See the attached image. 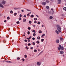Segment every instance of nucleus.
<instances>
[{
	"instance_id": "36",
	"label": "nucleus",
	"mask_w": 66,
	"mask_h": 66,
	"mask_svg": "<svg viewBox=\"0 0 66 66\" xmlns=\"http://www.w3.org/2000/svg\"><path fill=\"white\" fill-rule=\"evenodd\" d=\"M32 45H35V43L33 42L32 43Z\"/></svg>"
},
{
	"instance_id": "39",
	"label": "nucleus",
	"mask_w": 66,
	"mask_h": 66,
	"mask_svg": "<svg viewBox=\"0 0 66 66\" xmlns=\"http://www.w3.org/2000/svg\"><path fill=\"white\" fill-rule=\"evenodd\" d=\"M34 22L35 23H37V22H36V21H35Z\"/></svg>"
},
{
	"instance_id": "53",
	"label": "nucleus",
	"mask_w": 66,
	"mask_h": 66,
	"mask_svg": "<svg viewBox=\"0 0 66 66\" xmlns=\"http://www.w3.org/2000/svg\"><path fill=\"white\" fill-rule=\"evenodd\" d=\"M51 10H52V11H53V9H51Z\"/></svg>"
},
{
	"instance_id": "59",
	"label": "nucleus",
	"mask_w": 66,
	"mask_h": 66,
	"mask_svg": "<svg viewBox=\"0 0 66 66\" xmlns=\"http://www.w3.org/2000/svg\"><path fill=\"white\" fill-rule=\"evenodd\" d=\"M23 35V36H26V35Z\"/></svg>"
},
{
	"instance_id": "9",
	"label": "nucleus",
	"mask_w": 66,
	"mask_h": 66,
	"mask_svg": "<svg viewBox=\"0 0 66 66\" xmlns=\"http://www.w3.org/2000/svg\"><path fill=\"white\" fill-rule=\"evenodd\" d=\"M56 43H59V40H56Z\"/></svg>"
},
{
	"instance_id": "23",
	"label": "nucleus",
	"mask_w": 66,
	"mask_h": 66,
	"mask_svg": "<svg viewBox=\"0 0 66 66\" xmlns=\"http://www.w3.org/2000/svg\"><path fill=\"white\" fill-rule=\"evenodd\" d=\"M33 36H35V35H36V34L35 33H34L33 34Z\"/></svg>"
},
{
	"instance_id": "49",
	"label": "nucleus",
	"mask_w": 66,
	"mask_h": 66,
	"mask_svg": "<svg viewBox=\"0 0 66 66\" xmlns=\"http://www.w3.org/2000/svg\"><path fill=\"white\" fill-rule=\"evenodd\" d=\"M30 49H33V47H31L30 48Z\"/></svg>"
},
{
	"instance_id": "20",
	"label": "nucleus",
	"mask_w": 66,
	"mask_h": 66,
	"mask_svg": "<svg viewBox=\"0 0 66 66\" xmlns=\"http://www.w3.org/2000/svg\"><path fill=\"white\" fill-rule=\"evenodd\" d=\"M44 39H41V41L42 42H44Z\"/></svg>"
},
{
	"instance_id": "21",
	"label": "nucleus",
	"mask_w": 66,
	"mask_h": 66,
	"mask_svg": "<svg viewBox=\"0 0 66 66\" xmlns=\"http://www.w3.org/2000/svg\"><path fill=\"white\" fill-rule=\"evenodd\" d=\"M17 60H20V58L19 57H18L17 58Z\"/></svg>"
},
{
	"instance_id": "3",
	"label": "nucleus",
	"mask_w": 66,
	"mask_h": 66,
	"mask_svg": "<svg viewBox=\"0 0 66 66\" xmlns=\"http://www.w3.org/2000/svg\"><path fill=\"white\" fill-rule=\"evenodd\" d=\"M42 4L43 5H45V4H46V3L45 2H43L42 3Z\"/></svg>"
},
{
	"instance_id": "27",
	"label": "nucleus",
	"mask_w": 66,
	"mask_h": 66,
	"mask_svg": "<svg viewBox=\"0 0 66 66\" xmlns=\"http://www.w3.org/2000/svg\"><path fill=\"white\" fill-rule=\"evenodd\" d=\"M37 18H34V20H37Z\"/></svg>"
},
{
	"instance_id": "17",
	"label": "nucleus",
	"mask_w": 66,
	"mask_h": 66,
	"mask_svg": "<svg viewBox=\"0 0 66 66\" xmlns=\"http://www.w3.org/2000/svg\"><path fill=\"white\" fill-rule=\"evenodd\" d=\"M32 23V21H29V23H30V24H31V23Z\"/></svg>"
},
{
	"instance_id": "34",
	"label": "nucleus",
	"mask_w": 66,
	"mask_h": 66,
	"mask_svg": "<svg viewBox=\"0 0 66 66\" xmlns=\"http://www.w3.org/2000/svg\"><path fill=\"white\" fill-rule=\"evenodd\" d=\"M14 16H16L17 15V13H15L14 14Z\"/></svg>"
},
{
	"instance_id": "30",
	"label": "nucleus",
	"mask_w": 66,
	"mask_h": 66,
	"mask_svg": "<svg viewBox=\"0 0 66 66\" xmlns=\"http://www.w3.org/2000/svg\"><path fill=\"white\" fill-rule=\"evenodd\" d=\"M3 42L4 43H6V41L5 40H4L3 41Z\"/></svg>"
},
{
	"instance_id": "42",
	"label": "nucleus",
	"mask_w": 66,
	"mask_h": 66,
	"mask_svg": "<svg viewBox=\"0 0 66 66\" xmlns=\"http://www.w3.org/2000/svg\"><path fill=\"white\" fill-rule=\"evenodd\" d=\"M58 2H61V0H58Z\"/></svg>"
},
{
	"instance_id": "64",
	"label": "nucleus",
	"mask_w": 66,
	"mask_h": 66,
	"mask_svg": "<svg viewBox=\"0 0 66 66\" xmlns=\"http://www.w3.org/2000/svg\"><path fill=\"white\" fill-rule=\"evenodd\" d=\"M25 32H24V34H25Z\"/></svg>"
},
{
	"instance_id": "11",
	"label": "nucleus",
	"mask_w": 66,
	"mask_h": 66,
	"mask_svg": "<svg viewBox=\"0 0 66 66\" xmlns=\"http://www.w3.org/2000/svg\"><path fill=\"white\" fill-rule=\"evenodd\" d=\"M50 18L51 19H52L53 18V17L52 16H51L50 17Z\"/></svg>"
},
{
	"instance_id": "4",
	"label": "nucleus",
	"mask_w": 66,
	"mask_h": 66,
	"mask_svg": "<svg viewBox=\"0 0 66 66\" xmlns=\"http://www.w3.org/2000/svg\"><path fill=\"white\" fill-rule=\"evenodd\" d=\"M2 4H5L6 3V2L3 0L2 1Z\"/></svg>"
},
{
	"instance_id": "2",
	"label": "nucleus",
	"mask_w": 66,
	"mask_h": 66,
	"mask_svg": "<svg viewBox=\"0 0 66 66\" xmlns=\"http://www.w3.org/2000/svg\"><path fill=\"white\" fill-rule=\"evenodd\" d=\"M59 47L61 49H62V50H63L64 49V47H62L61 45H59Z\"/></svg>"
},
{
	"instance_id": "56",
	"label": "nucleus",
	"mask_w": 66,
	"mask_h": 66,
	"mask_svg": "<svg viewBox=\"0 0 66 66\" xmlns=\"http://www.w3.org/2000/svg\"><path fill=\"white\" fill-rule=\"evenodd\" d=\"M36 16L37 17H38V15H36Z\"/></svg>"
},
{
	"instance_id": "6",
	"label": "nucleus",
	"mask_w": 66,
	"mask_h": 66,
	"mask_svg": "<svg viewBox=\"0 0 66 66\" xmlns=\"http://www.w3.org/2000/svg\"><path fill=\"white\" fill-rule=\"evenodd\" d=\"M0 6L2 8H3L4 7V6H3V5H2L1 4H0Z\"/></svg>"
},
{
	"instance_id": "10",
	"label": "nucleus",
	"mask_w": 66,
	"mask_h": 66,
	"mask_svg": "<svg viewBox=\"0 0 66 66\" xmlns=\"http://www.w3.org/2000/svg\"><path fill=\"white\" fill-rule=\"evenodd\" d=\"M46 8L47 9H49V7L48 6H46Z\"/></svg>"
},
{
	"instance_id": "45",
	"label": "nucleus",
	"mask_w": 66,
	"mask_h": 66,
	"mask_svg": "<svg viewBox=\"0 0 66 66\" xmlns=\"http://www.w3.org/2000/svg\"><path fill=\"white\" fill-rule=\"evenodd\" d=\"M22 61H24V59H22Z\"/></svg>"
},
{
	"instance_id": "60",
	"label": "nucleus",
	"mask_w": 66,
	"mask_h": 66,
	"mask_svg": "<svg viewBox=\"0 0 66 66\" xmlns=\"http://www.w3.org/2000/svg\"><path fill=\"white\" fill-rule=\"evenodd\" d=\"M64 1H66V0H64Z\"/></svg>"
},
{
	"instance_id": "55",
	"label": "nucleus",
	"mask_w": 66,
	"mask_h": 66,
	"mask_svg": "<svg viewBox=\"0 0 66 66\" xmlns=\"http://www.w3.org/2000/svg\"><path fill=\"white\" fill-rule=\"evenodd\" d=\"M26 48H27V50H28V48L27 47H26Z\"/></svg>"
},
{
	"instance_id": "38",
	"label": "nucleus",
	"mask_w": 66,
	"mask_h": 66,
	"mask_svg": "<svg viewBox=\"0 0 66 66\" xmlns=\"http://www.w3.org/2000/svg\"><path fill=\"white\" fill-rule=\"evenodd\" d=\"M19 20H21V18H19Z\"/></svg>"
},
{
	"instance_id": "63",
	"label": "nucleus",
	"mask_w": 66,
	"mask_h": 66,
	"mask_svg": "<svg viewBox=\"0 0 66 66\" xmlns=\"http://www.w3.org/2000/svg\"><path fill=\"white\" fill-rule=\"evenodd\" d=\"M27 15H29V14H27Z\"/></svg>"
},
{
	"instance_id": "14",
	"label": "nucleus",
	"mask_w": 66,
	"mask_h": 66,
	"mask_svg": "<svg viewBox=\"0 0 66 66\" xmlns=\"http://www.w3.org/2000/svg\"><path fill=\"white\" fill-rule=\"evenodd\" d=\"M55 32L57 34H59V32H58V31L57 30H56Z\"/></svg>"
},
{
	"instance_id": "26",
	"label": "nucleus",
	"mask_w": 66,
	"mask_h": 66,
	"mask_svg": "<svg viewBox=\"0 0 66 66\" xmlns=\"http://www.w3.org/2000/svg\"><path fill=\"white\" fill-rule=\"evenodd\" d=\"M38 24H40V22H38L37 23Z\"/></svg>"
},
{
	"instance_id": "48",
	"label": "nucleus",
	"mask_w": 66,
	"mask_h": 66,
	"mask_svg": "<svg viewBox=\"0 0 66 66\" xmlns=\"http://www.w3.org/2000/svg\"><path fill=\"white\" fill-rule=\"evenodd\" d=\"M22 15L20 14V17H22Z\"/></svg>"
},
{
	"instance_id": "8",
	"label": "nucleus",
	"mask_w": 66,
	"mask_h": 66,
	"mask_svg": "<svg viewBox=\"0 0 66 66\" xmlns=\"http://www.w3.org/2000/svg\"><path fill=\"white\" fill-rule=\"evenodd\" d=\"M60 54H63V53H64V52H63V51H61L60 52Z\"/></svg>"
},
{
	"instance_id": "40",
	"label": "nucleus",
	"mask_w": 66,
	"mask_h": 66,
	"mask_svg": "<svg viewBox=\"0 0 66 66\" xmlns=\"http://www.w3.org/2000/svg\"><path fill=\"white\" fill-rule=\"evenodd\" d=\"M31 45V44L29 43L28 44V46H30Z\"/></svg>"
},
{
	"instance_id": "22",
	"label": "nucleus",
	"mask_w": 66,
	"mask_h": 66,
	"mask_svg": "<svg viewBox=\"0 0 66 66\" xmlns=\"http://www.w3.org/2000/svg\"><path fill=\"white\" fill-rule=\"evenodd\" d=\"M30 16H31V17H34V15H31Z\"/></svg>"
},
{
	"instance_id": "16",
	"label": "nucleus",
	"mask_w": 66,
	"mask_h": 66,
	"mask_svg": "<svg viewBox=\"0 0 66 66\" xmlns=\"http://www.w3.org/2000/svg\"><path fill=\"white\" fill-rule=\"evenodd\" d=\"M27 33H28V35H29V34H30V31H28V32H27Z\"/></svg>"
},
{
	"instance_id": "15",
	"label": "nucleus",
	"mask_w": 66,
	"mask_h": 66,
	"mask_svg": "<svg viewBox=\"0 0 66 66\" xmlns=\"http://www.w3.org/2000/svg\"><path fill=\"white\" fill-rule=\"evenodd\" d=\"M46 2H47V3H49V1H46Z\"/></svg>"
},
{
	"instance_id": "19",
	"label": "nucleus",
	"mask_w": 66,
	"mask_h": 66,
	"mask_svg": "<svg viewBox=\"0 0 66 66\" xmlns=\"http://www.w3.org/2000/svg\"><path fill=\"white\" fill-rule=\"evenodd\" d=\"M7 19H8V20H9L10 19V17H9V16H8L7 17Z\"/></svg>"
},
{
	"instance_id": "52",
	"label": "nucleus",
	"mask_w": 66,
	"mask_h": 66,
	"mask_svg": "<svg viewBox=\"0 0 66 66\" xmlns=\"http://www.w3.org/2000/svg\"><path fill=\"white\" fill-rule=\"evenodd\" d=\"M21 11L22 12H24V11H23V10H22Z\"/></svg>"
},
{
	"instance_id": "61",
	"label": "nucleus",
	"mask_w": 66,
	"mask_h": 66,
	"mask_svg": "<svg viewBox=\"0 0 66 66\" xmlns=\"http://www.w3.org/2000/svg\"><path fill=\"white\" fill-rule=\"evenodd\" d=\"M30 38H32V37L31 36H30Z\"/></svg>"
},
{
	"instance_id": "12",
	"label": "nucleus",
	"mask_w": 66,
	"mask_h": 66,
	"mask_svg": "<svg viewBox=\"0 0 66 66\" xmlns=\"http://www.w3.org/2000/svg\"><path fill=\"white\" fill-rule=\"evenodd\" d=\"M37 38L38 39H40V37L38 36L37 37Z\"/></svg>"
},
{
	"instance_id": "18",
	"label": "nucleus",
	"mask_w": 66,
	"mask_h": 66,
	"mask_svg": "<svg viewBox=\"0 0 66 66\" xmlns=\"http://www.w3.org/2000/svg\"><path fill=\"white\" fill-rule=\"evenodd\" d=\"M63 10H64L65 11H66V7H64L63 8Z\"/></svg>"
},
{
	"instance_id": "13",
	"label": "nucleus",
	"mask_w": 66,
	"mask_h": 66,
	"mask_svg": "<svg viewBox=\"0 0 66 66\" xmlns=\"http://www.w3.org/2000/svg\"><path fill=\"white\" fill-rule=\"evenodd\" d=\"M34 52H37V50H34Z\"/></svg>"
},
{
	"instance_id": "54",
	"label": "nucleus",
	"mask_w": 66,
	"mask_h": 66,
	"mask_svg": "<svg viewBox=\"0 0 66 66\" xmlns=\"http://www.w3.org/2000/svg\"><path fill=\"white\" fill-rule=\"evenodd\" d=\"M6 20H5L4 21V22H6Z\"/></svg>"
},
{
	"instance_id": "33",
	"label": "nucleus",
	"mask_w": 66,
	"mask_h": 66,
	"mask_svg": "<svg viewBox=\"0 0 66 66\" xmlns=\"http://www.w3.org/2000/svg\"><path fill=\"white\" fill-rule=\"evenodd\" d=\"M60 39H61V40H63V38L62 37H60Z\"/></svg>"
},
{
	"instance_id": "44",
	"label": "nucleus",
	"mask_w": 66,
	"mask_h": 66,
	"mask_svg": "<svg viewBox=\"0 0 66 66\" xmlns=\"http://www.w3.org/2000/svg\"><path fill=\"white\" fill-rule=\"evenodd\" d=\"M58 49L59 50H60V47H58Z\"/></svg>"
},
{
	"instance_id": "50",
	"label": "nucleus",
	"mask_w": 66,
	"mask_h": 66,
	"mask_svg": "<svg viewBox=\"0 0 66 66\" xmlns=\"http://www.w3.org/2000/svg\"><path fill=\"white\" fill-rule=\"evenodd\" d=\"M28 42H30V40L28 39Z\"/></svg>"
},
{
	"instance_id": "7",
	"label": "nucleus",
	"mask_w": 66,
	"mask_h": 66,
	"mask_svg": "<svg viewBox=\"0 0 66 66\" xmlns=\"http://www.w3.org/2000/svg\"><path fill=\"white\" fill-rule=\"evenodd\" d=\"M37 65H40V62H38L37 63Z\"/></svg>"
},
{
	"instance_id": "62",
	"label": "nucleus",
	"mask_w": 66,
	"mask_h": 66,
	"mask_svg": "<svg viewBox=\"0 0 66 66\" xmlns=\"http://www.w3.org/2000/svg\"><path fill=\"white\" fill-rule=\"evenodd\" d=\"M29 14H31V12H30V13H29Z\"/></svg>"
},
{
	"instance_id": "1",
	"label": "nucleus",
	"mask_w": 66,
	"mask_h": 66,
	"mask_svg": "<svg viewBox=\"0 0 66 66\" xmlns=\"http://www.w3.org/2000/svg\"><path fill=\"white\" fill-rule=\"evenodd\" d=\"M57 30H58V31L59 32H61V27H60L59 26L58 27Z\"/></svg>"
},
{
	"instance_id": "29",
	"label": "nucleus",
	"mask_w": 66,
	"mask_h": 66,
	"mask_svg": "<svg viewBox=\"0 0 66 66\" xmlns=\"http://www.w3.org/2000/svg\"><path fill=\"white\" fill-rule=\"evenodd\" d=\"M25 56V58H26V57H27V55H24Z\"/></svg>"
},
{
	"instance_id": "58",
	"label": "nucleus",
	"mask_w": 66,
	"mask_h": 66,
	"mask_svg": "<svg viewBox=\"0 0 66 66\" xmlns=\"http://www.w3.org/2000/svg\"><path fill=\"white\" fill-rule=\"evenodd\" d=\"M42 27H44V25H43L42 26Z\"/></svg>"
},
{
	"instance_id": "41",
	"label": "nucleus",
	"mask_w": 66,
	"mask_h": 66,
	"mask_svg": "<svg viewBox=\"0 0 66 66\" xmlns=\"http://www.w3.org/2000/svg\"><path fill=\"white\" fill-rule=\"evenodd\" d=\"M24 42H27V40L25 39L24 40Z\"/></svg>"
},
{
	"instance_id": "43",
	"label": "nucleus",
	"mask_w": 66,
	"mask_h": 66,
	"mask_svg": "<svg viewBox=\"0 0 66 66\" xmlns=\"http://www.w3.org/2000/svg\"><path fill=\"white\" fill-rule=\"evenodd\" d=\"M30 37H29L28 38H27V39H30Z\"/></svg>"
},
{
	"instance_id": "28",
	"label": "nucleus",
	"mask_w": 66,
	"mask_h": 66,
	"mask_svg": "<svg viewBox=\"0 0 66 66\" xmlns=\"http://www.w3.org/2000/svg\"><path fill=\"white\" fill-rule=\"evenodd\" d=\"M37 44H39V42L38 41H37Z\"/></svg>"
},
{
	"instance_id": "24",
	"label": "nucleus",
	"mask_w": 66,
	"mask_h": 66,
	"mask_svg": "<svg viewBox=\"0 0 66 66\" xmlns=\"http://www.w3.org/2000/svg\"><path fill=\"white\" fill-rule=\"evenodd\" d=\"M23 21L24 22H26V19H24V20H23Z\"/></svg>"
},
{
	"instance_id": "32",
	"label": "nucleus",
	"mask_w": 66,
	"mask_h": 66,
	"mask_svg": "<svg viewBox=\"0 0 66 66\" xmlns=\"http://www.w3.org/2000/svg\"><path fill=\"white\" fill-rule=\"evenodd\" d=\"M28 29H29V30H31V28L30 27L28 28Z\"/></svg>"
},
{
	"instance_id": "47",
	"label": "nucleus",
	"mask_w": 66,
	"mask_h": 66,
	"mask_svg": "<svg viewBox=\"0 0 66 66\" xmlns=\"http://www.w3.org/2000/svg\"><path fill=\"white\" fill-rule=\"evenodd\" d=\"M35 32L34 33H35V32H36L35 30H34L32 31V32Z\"/></svg>"
},
{
	"instance_id": "25",
	"label": "nucleus",
	"mask_w": 66,
	"mask_h": 66,
	"mask_svg": "<svg viewBox=\"0 0 66 66\" xmlns=\"http://www.w3.org/2000/svg\"><path fill=\"white\" fill-rule=\"evenodd\" d=\"M39 33H42V32L41 30H39Z\"/></svg>"
},
{
	"instance_id": "31",
	"label": "nucleus",
	"mask_w": 66,
	"mask_h": 66,
	"mask_svg": "<svg viewBox=\"0 0 66 66\" xmlns=\"http://www.w3.org/2000/svg\"><path fill=\"white\" fill-rule=\"evenodd\" d=\"M16 23H17V24H19V21H18L16 22Z\"/></svg>"
},
{
	"instance_id": "5",
	"label": "nucleus",
	"mask_w": 66,
	"mask_h": 66,
	"mask_svg": "<svg viewBox=\"0 0 66 66\" xmlns=\"http://www.w3.org/2000/svg\"><path fill=\"white\" fill-rule=\"evenodd\" d=\"M5 62L6 63H12V62L10 61H5Z\"/></svg>"
},
{
	"instance_id": "51",
	"label": "nucleus",
	"mask_w": 66,
	"mask_h": 66,
	"mask_svg": "<svg viewBox=\"0 0 66 66\" xmlns=\"http://www.w3.org/2000/svg\"><path fill=\"white\" fill-rule=\"evenodd\" d=\"M26 15H24V16L23 17H25L26 18Z\"/></svg>"
},
{
	"instance_id": "37",
	"label": "nucleus",
	"mask_w": 66,
	"mask_h": 66,
	"mask_svg": "<svg viewBox=\"0 0 66 66\" xmlns=\"http://www.w3.org/2000/svg\"><path fill=\"white\" fill-rule=\"evenodd\" d=\"M45 34H43L41 36L42 37H43V36H45Z\"/></svg>"
},
{
	"instance_id": "57",
	"label": "nucleus",
	"mask_w": 66,
	"mask_h": 66,
	"mask_svg": "<svg viewBox=\"0 0 66 66\" xmlns=\"http://www.w3.org/2000/svg\"><path fill=\"white\" fill-rule=\"evenodd\" d=\"M27 10L28 11H30V10Z\"/></svg>"
},
{
	"instance_id": "35",
	"label": "nucleus",
	"mask_w": 66,
	"mask_h": 66,
	"mask_svg": "<svg viewBox=\"0 0 66 66\" xmlns=\"http://www.w3.org/2000/svg\"><path fill=\"white\" fill-rule=\"evenodd\" d=\"M13 13V11H10V13H11V14H12Z\"/></svg>"
},
{
	"instance_id": "46",
	"label": "nucleus",
	"mask_w": 66,
	"mask_h": 66,
	"mask_svg": "<svg viewBox=\"0 0 66 66\" xmlns=\"http://www.w3.org/2000/svg\"><path fill=\"white\" fill-rule=\"evenodd\" d=\"M32 39H33V40H35V38H32Z\"/></svg>"
}]
</instances>
